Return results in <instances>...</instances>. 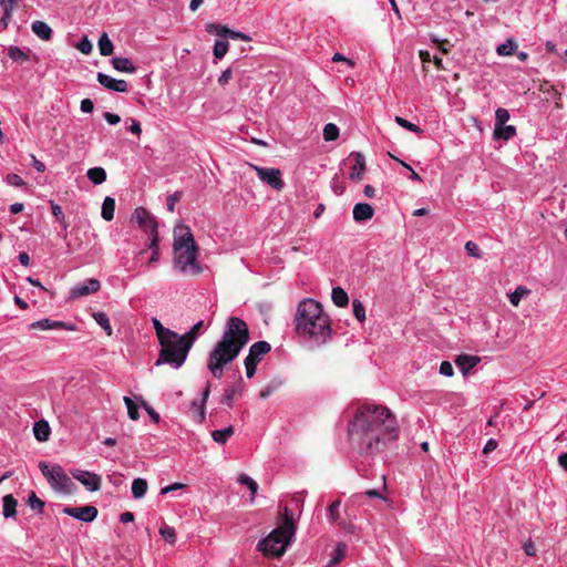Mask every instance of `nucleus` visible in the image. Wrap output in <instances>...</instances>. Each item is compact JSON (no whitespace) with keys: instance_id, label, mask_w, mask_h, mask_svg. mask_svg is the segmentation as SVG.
Masks as SVG:
<instances>
[{"instance_id":"nucleus-1","label":"nucleus","mask_w":567,"mask_h":567,"mask_svg":"<svg viewBox=\"0 0 567 567\" xmlns=\"http://www.w3.org/2000/svg\"><path fill=\"white\" fill-rule=\"evenodd\" d=\"M395 414L384 405L363 403L348 425L351 450L361 456H373L399 439Z\"/></svg>"},{"instance_id":"nucleus-2","label":"nucleus","mask_w":567,"mask_h":567,"mask_svg":"<svg viewBox=\"0 0 567 567\" xmlns=\"http://www.w3.org/2000/svg\"><path fill=\"white\" fill-rule=\"evenodd\" d=\"M249 339L247 323L238 317H229L221 339L208 354L207 368L210 373L220 379L224 375V367L238 357Z\"/></svg>"},{"instance_id":"nucleus-3","label":"nucleus","mask_w":567,"mask_h":567,"mask_svg":"<svg viewBox=\"0 0 567 567\" xmlns=\"http://www.w3.org/2000/svg\"><path fill=\"white\" fill-rule=\"evenodd\" d=\"M295 323L296 332L316 346L324 344L332 333L329 316L321 303L311 298L298 303Z\"/></svg>"},{"instance_id":"nucleus-4","label":"nucleus","mask_w":567,"mask_h":567,"mask_svg":"<svg viewBox=\"0 0 567 567\" xmlns=\"http://www.w3.org/2000/svg\"><path fill=\"white\" fill-rule=\"evenodd\" d=\"M174 268L182 274L199 275L198 246L188 226L179 224L174 229Z\"/></svg>"},{"instance_id":"nucleus-5","label":"nucleus","mask_w":567,"mask_h":567,"mask_svg":"<svg viewBox=\"0 0 567 567\" xmlns=\"http://www.w3.org/2000/svg\"><path fill=\"white\" fill-rule=\"evenodd\" d=\"M295 534L296 525L293 517L288 507H286L280 525L267 537L258 542L257 549L266 556L280 557L286 553Z\"/></svg>"},{"instance_id":"nucleus-6","label":"nucleus","mask_w":567,"mask_h":567,"mask_svg":"<svg viewBox=\"0 0 567 567\" xmlns=\"http://www.w3.org/2000/svg\"><path fill=\"white\" fill-rule=\"evenodd\" d=\"M161 350L155 365L168 364L173 369H179L186 361L192 346L182 334L173 332V336L158 341Z\"/></svg>"},{"instance_id":"nucleus-7","label":"nucleus","mask_w":567,"mask_h":567,"mask_svg":"<svg viewBox=\"0 0 567 567\" xmlns=\"http://www.w3.org/2000/svg\"><path fill=\"white\" fill-rule=\"evenodd\" d=\"M39 468L43 476L48 480L50 486L58 493L62 494H73L76 489V485L69 477L61 465H52L50 466L45 462L39 463Z\"/></svg>"},{"instance_id":"nucleus-8","label":"nucleus","mask_w":567,"mask_h":567,"mask_svg":"<svg viewBox=\"0 0 567 567\" xmlns=\"http://www.w3.org/2000/svg\"><path fill=\"white\" fill-rule=\"evenodd\" d=\"M270 350L271 347L267 341H257L250 346L248 355L244 361L247 378L254 377L258 363Z\"/></svg>"},{"instance_id":"nucleus-9","label":"nucleus","mask_w":567,"mask_h":567,"mask_svg":"<svg viewBox=\"0 0 567 567\" xmlns=\"http://www.w3.org/2000/svg\"><path fill=\"white\" fill-rule=\"evenodd\" d=\"M134 218L136 223L150 235L151 246H156L159 238L155 217L146 208L137 207L134 210Z\"/></svg>"},{"instance_id":"nucleus-10","label":"nucleus","mask_w":567,"mask_h":567,"mask_svg":"<svg viewBox=\"0 0 567 567\" xmlns=\"http://www.w3.org/2000/svg\"><path fill=\"white\" fill-rule=\"evenodd\" d=\"M250 167L257 173L259 179L269 185L275 190H281L285 187L281 171L275 167H261L249 164Z\"/></svg>"},{"instance_id":"nucleus-11","label":"nucleus","mask_w":567,"mask_h":567,"mask_svg":"<svg viewBox=\"0 0 567 567\" xmlns=\"http://www.w3.org/2000/svg\"><path fill=\"white\" fill-rule=\"evenodd\" d=\"M71 475L90 492H96L101 488L102 478L99 474L74 468L71 470Z\"/></svg>"},{"instance_id":"nucleus-12","label":"nucleus","mask_w":567,"mask_h":567,"mask_svg":"<svg viewBox=\"0 0 567 567\" xmlns=\"http://www.w3.org/2000/svg\"><path fill=\"white\" fill-rule=\"evenodd\" d=\"M30 330H54V329H63L68 331H75L76 326L70 322L52 320L49 318H44L38 321H34L29 324Z\"/></svg>"},{"instance_id":"nucleus-13","label":"nucleus","mask_w":567,"mask_h":567,"mask_svg":"<svg viewBox=\"0 0 567 567\" xmlns=\"http://www.w3.org/2000/svg\"><path fill=\"white\" fill-rule=\"evenodd\" d=\"M100 289H101L100 280H97L95 278H89V279L84 280L83 282H79L78 285H75L71 289L70 296H71V298L76 299V298H81L84 296L95 293Z\"/></svg>"},{"instance_id":"nucleus-14","label":"nucleus","mask_w":567,"mask_h":567,"mask_svg":"<svg viewBox=\"0 0 567 567\" xmlns=\"http://www.w3.org/2000/svg\"><path fill=\"white\" fill-rule=\"evenodd\" d=\"M63 513L81 522L90 523L97 516V508L92 505L82 507H65Z\"/></svg>"},{"instance_id":"nucleus-15","label":"nucleus","mask_w":567,"mask_h":567,"mask_svg":"<svg viewBox=\"0 0 567 567\" xmlns=\"http://www.w3.org/2000/svg\"><path fill=\"white\" fill-rule=\"evenodd\" d=\"M96 80L102 86L113 92L124 93L128 90V84L125 80H117L102 72L97 73Z\"/></svg>"},{"instance_id":"nucleus-16","label":"nucleus","mask_w":567,"mask_h":567,"mask_svg":"<svg viewBox=\"0 0 567 567\" xmlns=\"http://www.w3.org/2000/svg\"><path fill=\"white\" fill-rule=\"evenodd\" d=\"M349 159L352 163L351 171H350V178L353 181H360L363 176V173L365 171V158L362 154L355 153L351 154Z\"/></svg>"},{"instance_id":"nucleus-17","label":"nucleus","mask_w":567,"mask_h":567,"mask_svg":"<svg viewBox=\"0 0 567 567\" xmlns=\"http://www.w3.org/2000/svg\"><path fill=\"white\" fill-rule=\"evenodd\" d=\"M353 219L357 223H363L370 220L374 215L373 207L368 203H358L354 205L353 210Z\"/></svg>"},{"instance_id":"nucleus-18","label":"nucleus","mask_w":567,"mask_h":567,"mask_svg":"<svg viewBox=\"0 0 567 567\" xmlns=\"http://www.w3.org/2000/svg\"><path fill=\"white\" fill-rule=\"evenodd\" d=\"M481 362L480 357L470 354H460L455 359L456 365L460 368L464 375H467L470 371Z\"/></svg>"},{"instance_id":"nucleus-19","label":"nucleus","mask_w":567,"mask_h":567,"mask_svg":"<svg viewBox=\"0 0 567 567\" xmlns=\"http://www.w3.org/2000/svg\"><path fill=\"white\" fill-rule=\"evenodd\" d=\"M31 30L38 38L44 41L51 40L53 34L51 27L48 23L40 20L32 22Z\"/></svg>"},{"instance_id":"nucleus-20","label":"nucleus","mask_w":567,"mask_h":567,"mask_svg":"<svg viewBox=\"0 0 567 567\" xmlns=\"http://www.w3.org/2000/svg\"><path fill=\"white\" fill-rule=\"evenodd\" d=\"M17 499L11 495L2 497V514L4 518H14L17 516Z\"/></svg>"},{"instance_id":"nucleus-21","label":"nucleus","mask_w":567,"mask_h":567,"mask_svg":"<svg viewBox=\"0 0 567 567\" xmlns=\"http://www.w3.org/2000/svg\"><path fill=\"white\" fill-rule=\"evenodd\" d=\"M111 63H112L113 68L120 72L133 74L137 70V68L127 58L114 56L112 59Z\"/></svg>"},{"instance_id":"nucleus-22","label":"nucleus","mask_w":567,"mask_h":567,"mask_svg":"<svg viewBox=\"0 0 567 567\" xmlns=\"http://www.w3.org/2000/svg\"><path fill=\"white\" fill-rule=\"evenodd\" d=\"M50 426H49V423L44 420H40L38 422L34 423L33 425V434H34V437L39 441V442H45L49 440V436H50Z\"/></svg>"},{"instance_id":"nucleus-23","label":"nucleus","mask_w":567,"mask_h":567,"mask_svg":"<svg viewBox=\"0 0 567 567\" xmlns=\"http://www.w3.org/2000/svg\"><path fill=\"white\" fill-rule=\"evenodd\" d=\"M516 135V127L513 125L495 126L493 136L495 140L509 141Z\"/></svg>"},{"instance_id":"nucleus-24","label":"nucleus","mask_w":567,"mask_h":567,"mask_svg":"<svg viewBox=\"0 0 567 567\" xmlns=\"http://www.w3.org/2000/svg\"><path fill=\"white\" fill-rule=\"evenodd\" d=\"M115 200L114 198L106 196L102 204L101 216L104 220L111 221L114 218Z\"/></svg>"},{"instance_id":"nucleus-25","label":"nucleus","mask_w":567,"mask_h":567,"mask_svg":"<svg viewBox=\"0 0 567 567\" xmlns=\"http://www.w3.org/2000/svg\"><path fill=\"white\" fill-rule=\"evenodd\" d=\"M331 298L337 307H346L349 303V297L346 290L341 287H334L331 292Z\"/></svg>"},{"instance_id":"nucleus-26","label":"nucleus","mask_w":567,"mask_h":567,"mask_svg":"<svg viewBox=\"0 0 567 567\" xmlns=\"http://www.w3.org/2000/svg\"><path fill=\"white\" fill-rule=\"evenodd\" d=\"M92 317L95 320V322L106 332L107 336H112L113 329L110 323V319L105 312H93Z\"/></svg>"},{"instance_id":"nucleus-27","label":"nucleus","mask_w":567,"mask_h":567,"mask_svg":"<svg viewBox=\"0 0 567 567\" xmlns=\"http://www.w3.org/2000/svg\"><path fill=\"white\" fill-rule=\"evenodd\" d=\"M97 45H99L100 54L103 56H109L114 51V45H113L112 41L110 40L107 33H105V32L102 33V35L100 37Z\"/></svg>"},{"instance_id":"nucleus-28","label":"nucleus","mask_w":567,"mask_h":567,"mask_svg":"<svg viewBox=\"0 0 567 567\" xmlns=\"http://www.w3.org/2000/svg\"><path fill=\"white\" fill-rule=\"evenodd\" d=\"M86 175L94 185H100L106 181V172L103 167H92Z\"/></svg>"},{"instance_id":"nucleus-29","label":"nucleus","mask_w":567,"mask_h":567,"mask_svg":"<svg viewBox=\"0 0 567 567\" xmlns=\"http://www.w3.org/2000/svg\"><path fill=\"white\" fill-rule=\"evenodd\" d=\"M147 491V482L144 478H135L132 483L133 497L138 499L142 498Z\"/></svg>"},{"instance_id":"nucleus-30","label":"nucleus","mask_w":567,"mask_h":567,"mask_svg":"<svg viewBox=\"0 0 567 567\" xmlns=\"http://www.w3.org/2000/svg\"><path fill=\"white\" fill-rule=\"evenodd\" d=\"M8 55L13 61H17L20 63L27 62L30 59V55L28 52L23 51L22 49H20L19 47H16V45L9 47Z\"/></svg>"},{"instance_id":"nucleus-31","label":"nucleus","mask_w":567,"mask_h":567,"mask_svg":"<svg viewBox=\"0 0 567 567\" xmlns=\"http://www.w3.org/2000/svg\"><path fill=\"white\" fill-rule=\"evenodd\" d=\"M233 434H234V427L227 426L223 430L213 431L212 437L216 443L225 444Z\"/></svg>"},{"instance_id":"nucleus-32","label":"nucleus","mask_w":567,"mask_h":567,"mask_svg":"<svg viewBox=\"0 0 567 567\" xmlns=\"http://www.w3.org/2000/svg\"><path fill=\"white\" fill-rule=\"evenodd\" d=\"M152 324L158 341L163 340L166 337L173 336L174 331L168 328H165L157 318H152Z\"/></svg>"},{"instance_id":"nucleus-33","label":"nucleus","mask_w":567,"mask_h":567,"mask_svg":"<svg viewBox=\"0 0 567 567\" xmlns=\"http://www.w3.org/2000/svg\"><path fill=\"white\" fill-rule=\"evenodd\" d=\"M204 327V321L203 320H199L198 322H196L189 331H187L186 333L182 334L184 337V339L186 340V342H188L192 347L194 344V342L196 341L198 334H199V331L200 329Z\"/></svg>"},{"instance_id":"nucleus-34","label":"nucleus","mask_w":567,"mask_h":567,"mask_svg":"<svg viewBox=\"0 0 567 567\" xmlns=\"http://www.w3.org/2000/svg\"><path fill=\"white\" fill-rule=\"evenodd\" d=\"M339 136V128L333 123H328L323 127V140L327 142H331L337 140Z\"/></svg>"},{"instance_id":"nucleus-35","label":"nucleus","mask_w":567,"mask_h":567,"mask_svg":"<svg viewBox=\"0 0 567 567\" xmlns=\"http://www.w3.org/2000/svg\"><path fill=\"white\" fill-rule=\"evenodd\" d=\"M238 483H240L241 485H246L251 493V498L255 497L258 491V484L256 481H254L250 476L246 474H241L238 477Z\"/></svg>"},{"instance_id":"nucleus-36","label":"nucleus","mask_w":567,"mask_h":567,"mask_svg":"<svg viewBox=\"0 0 567 567\" xmlns=\"http://www.w3.org/2000/svg\"><path fill=\"white\" fill-rule=\"evenodd\" d=\"M229 44L225 40H216L214 44V56L218 60L223 59L227 53Z\"/></svg>"},{"instance_id":"nucleus-37","label":"nucleus","mask_w":567,"mask_h":567,"mask_svg":"<svg viewBox=\"0 0 567 567\" xmlns=\"http://www.w3.org/2000/svg\"><path fill=\"white\" fill-rule=\"evenodd\" d=\"M394 121L399 126H401L412 133L421 134L423 132L420 126L415 125L412 122H409L408 120H405L401 116H395Z\"/></svg>"},{"instance_id":"nucleus-38","label":"nucleus","mask_w":567,"mask_h":567,"mask_svg":"<svg viewBox=\"0 0 567 567\" xmlns=\"http://www.w3.org/2000/svg\"><path fill=\"white\" fill-rule=\"evenodd\" d=\"M161 536L171 545L176 543V533L172 526L163 525L159 528Z\"/></svg>"},{"instance_id":"nucleus-39","label":"nucleus","mask_w":567,"mask_h":567,"mask_svg":"<svg viewBox=\"0 0 567 567\" xmlns=\"http://www.w3.org/2000/svg\"><path fill=\"white\" fill-rule=\"evenodd\" d=\"M123 400H124V403H125V405L127 408V414H128L130 419L133 420V421L138 420V417H140L138 406L128 396H124Z\"/></svg>"},{"instance_id":"nucleus-40","label":"nucleus","mask_w":567,"mask_h":567,"mask_svg":"<svg viewBox=\"0 0 567 567\" xmlns=\"http://www.w3.org/2000/svg\"><path fill=\"white\" fill-rule=\"evenodd\" d=\"M51 210L53 216L62 224L63 229L68 228V224L65 221L63 209L60 205L55 204L53 200L50 202Z\"/></svg>"},{"instance_id":"nucleus-41","label":"nucleus","mask_w":567,"mask_h":567,"mask_svg":"<svg viewBox=\"0 0 567 567\" xmlns=\"http://www.w3.org/2000/svg\"><path fill=\"white\" fill-rule=\"evenodd\" d=\"M352 308H353L354 317L360 322H363L365 320V308H364L363 303L360 300L354 299L352 302Z\"/></svg>"},{"instance_id":"nucleus-42","label":"nucleus","mask_w":567,"mask_h":567,"mask_svg":"<svg viewBox=\"0 0 567 567\" xmlns=\"http://www.w3.org/2000/svg\"><path fill=\"white\" fill-rule=\"evenodd\" d=\"M28 505L30 506L31 509L33 511H38V512H43V508H44V502L41 501L34 492H31V494L29 495L28 497Z\"/></svg>"},{"instance_id":"nucleus-43","label":"nucleus","mask_w":567,"mask_h":567,"mask_svg":"<svg viewBox=\"0 0 567 567\" xmlns=\"http://www.w3.org/2000/svg\"><path fill=\"white\" fill-rule=\"evenodd\" d=\"M206 31L208 33H215L220 37H226L227 32H229V29L227 27L218 24V23H208L206 25Z\"/></svg>"},{"instance_id":"nucleus-44","label":"nucleus","mask_w":567,"mask_h":567,"mask_svg":"<svg viewBox=\"0 0 567 567\" xmlns=\"http://www.w3.org/2000/svg\"><path fill=\"white\" fill-rule=\"evenodd\" d=\"M509 120V112L504 107H498L495 112V126L505 125Z\"/></svg>"},{"instance_id":"nucleus-45","label":"nucleus","mask_w":567,"mask_h":567,"mask_svg":"<svg viewBox=\"0 0 567 567\" xmlns=\"http://www.w3.org/2000/svg\"><path fill=\"white\" fill-rule=\"evenodd\" d=\"M515 48V42L512 39H509L505 43L498 45L496 51L499 55H511L514 52Z\"/></svg>"},{"instance_id":"nucleus-46","label":"nucleus","mask_w":567,"mask_h":567,"mask_svg":"<svg viewBox=\"0 0 567 567\" xmlns=\"http://www.w3.org/2000/svg\"><path fill=\"white\" fill-rule=\"evenodd\" d=\"M240 393V389L236 388V386H233V388H229L225 391L224 395H223V402L226 403L228 406H231L233 404V400L235 399L236 395H238Z\"/></svg>"},{"instance_id":"nucleus-47","label":"nucleus","mask_w":567,"mask_h":567,"mask_svg":"<svg viewBox=\"0 0 567 567\" xmlns=\"http://www.w3.org/2000/svg\"><path fill=\"white\" fill-rule=\"evenodd\" d=\"M465 248V251L468 256L471 257H474V258H481L482 257V252H481V249L480 247L477 246V244H475L474 241H467L464 246Z\"/></svg>"},{"instance_id":"nucleus-48","label":"nucleus","mask_w":567,"mask_h":567,"mask_svg":"<svg viewBox=\"0 0 567 567\" xmlns=\"http://www.w3.org/2000/svg\"><path fill=\"white\" fill-rule=\"evenodd\" d=\"M528 290L524 287H517L514 292L509 295V301L513 306H518L522 297L526 295Z\"/></svg>"},{"instance_id":"nucleus-49","label":"nucleus","mask_w":567,"mask_h":567,"mask_svg":"<svg viewBox=\"0 0 567 567\" xmlns=\"http://www.w3.org/2000/svg\"><path fill=\"white\" fill-rule=\"evenodd\" d=\"M341 502L334 501L332 504H330L328 508V517L331 522H336L339 518V508H340Z\"/></svg>"},{"instance_id":"nucleus-50","label":"nucleus","mask_w":567,"mask_h":567,"mask_svg":"<svg viewBox=\"0 0 567 567\" xmlns=\"http://www.w3.org/2000/svg\"><path fill=\"white\" fill-rule=\"evenodd\" d=\"M76 48L84 54H90L93 50V45L91 41L87 39V37L82 38Z\"/></svg>"},{"instance_id":"nucleus-51","label":"nucleus","mask_w":567,"mask_h":567,"mask_svg":"<svg viewBox=\"0 0 567 567\" xmlns=\"http://www.w3.org/2000/svg\"><path fill=\"white\" fill-rule=\"evenodd\" d=\"M6 181L9 185L11 186H14V187H22L25 185V182L22 179L21 176H19L18 174H8L7 177H6Z\"/></svg>"},{"instance_id":"nucleus-52","label":"nucleus","mask_w":567,"mask_h":567,"mask_svg":"<svg viewBox=\"0 0 567 567\" xmlns=\"http://www.w3.org/2000/svg\"><path fill=\"white\" fill-rule=\"evenodd\" d=\"M19 0H0V6L3 8L6 17H11L12 11Z\"/></svg>"},{"instance_id":"nucleus-53","label":"nucleus","mask_w":567,"mask_h":567,"mask_svg":"<svg viewBox=\"0 0 567 567\" xmlns=\"http://www.w3.org/2000/svg\"><path fill=\"white\" fill-rule=\"evenodd\" d=\"M280 385V382H271L259 393L260 399H267L272 392H275Z\"/></svg>"},{"instance_id":"nucleus-54","label":"nucleus","mask_w":567,"mask_h":567,"mask_svg":"<svg viewBox=\"0 0 567 567\" xmlns=\"http://www.w3.org/2000/svg\"><path fill=\"white\" fill-rule=\"evenodd\" d=\"M209 395V385H207L205 388V390L203 391V398H202V403L199 405V411H198V421L202 422L204 419H205V409H204V404L207 400Z\"/></svg>"},{"instance_id":"nucleus-55","label":"nucleus","mask_w":567,"mask_h":567,"mask_svg":"<svg viewBox=\"0 0 567 567\" xmlns=\"http://www.w3.org/2000/svg\"><path fill=\"white\" fill-rule=\"evenodd\" d=\"M440 373L444 377H452L454 374L452 363L450 361H443L440 365Z\"/></svg>"},{"instance_id":"nucleus-56","label":"nucleus","mask_w":567,"mask_h":567,"mask_svg":"<svg viewBox=\"0 0 567 567\" xmlns=\"http://www.w3.org/2000/svg\"><path fill=\"white\" fill-rule=\"evenodd\" d=\"M226 37H229L233 40H243V41L251 40L249 35H247L240 31H233V30H229V32H227Z\"/></svg>"},{"instance_id":"nucleus-57","label":"nucleus","mask_w":567,"mask_h":567,"mask_svg":"<svg viewBox=\"0 0 567 567\" xmlns=\"http://www.w3.org/2000/svg\"><path fill=\"white\" fill-rule=\"evenodd\" d=\"M181 198V193L175 192L174 194L167 197V209L169 212H174L176 202Z\"/></svg>"},{"instance_id":"nucleus-58","label":"nucleus","mask_w":567,"mask_h":567,"mask_svg":"<svg viewBox=\"0 0 567 567\" xmlns=\"http://www.w3.org/2000/svg\"><path fill=\"white\" fill-rule=\"evenodd\" d=\"M231 73H233V72H231V69H230V68H228V69L224 70V71L221 72V74L219 75V78H218V83H219L221 86H225V85L229 82V80L231 79Z\"/></svg>"},{"instance_id":"nucleus-59","label":"nucleus","mask_w":567,"mask_h":567,"mask_svg":"<svg viewBox=\"0 0 567 567\" xmlns=\"http://www.w3.org/2000/svg\"><path fill=\"white\" fill-rule=\"evenodd\" d=\"M80 109L83 113H91L94 110V104L90 99H83L80 104Z\"/></svg>"},{"instance_id":"nucleus-60","label":"nucleus","mask_w":567,"mask_h":567,"mask_svg":"<svg viewBox=\"0 0 567 567\" xmlns=\"http://www.w3.org/2000/svg\"><path fill=\"white\" fill-rule=\"evenodd\" d=\"M497 445H498V443H497V441H496V440H494V439H489V440L485 443V445H484V447H483V454H485V455L489 454L491 452H493L494 450H496Z\"/></svg>"},{"instance_id":"nucleus-61","label":"nucleus","mask_w":567,"mask_h":567,"mask_svg":"<svg viewBox=\"0 0 567 567\" xmlns=\"http://www.w3.org/2000/svg\"><path fill=\"white\" fill-rule=\"evenodd\" d=\"M343 556H344V546L339 545L336 548V556L330 560V565L338 564L342 559Z\"/></svg>"},{"instance_id":"nucleus-62","label":"nucleus","mask_w":567,"mask_h":567,"mask_svg":"<svg viewBox=\"0 0 567 567\" xmlns=\"http://www.w3.org/2000/svg\"><path fill=\"white\" fill-rule=\"evenodd\" d=\"M104 118L110 125H116L121 121V117L117 114L111 112H105Z\"/></svg>"},{"instance_id":"nucleus-63","label":"nucleus","mask_w":567,"mask_h":567,"mask_svg":"<svg viewBox=\"0 0 567 567\" xmlns=\"http://www.w3.org/2000/svg\"><path fill=\"white\" fill-rule=\"evenodd\" d=\"M130 126H128V130L135 134V135H140L142 133V128H141V124L138 121L134 120V118H130Z\"/></svg>"},{"instance_id":"nucleus-64","label":"nucleus","mask_w":567,"mask_h":567,"mask_svg":"<svg viewBox=\"0 0 567 567\" xmlns=\"http://www.w3.org/2000/svg\"><path fill=\"white\" fill-rule=\"evenodd\" d=\"M143 406L146 410L147 414L151 416V419L155 423H158L159 422V414L156 411H154V409L152 406H150L148 404H146V403H144Z\"/></svg>"}]
</instances>
